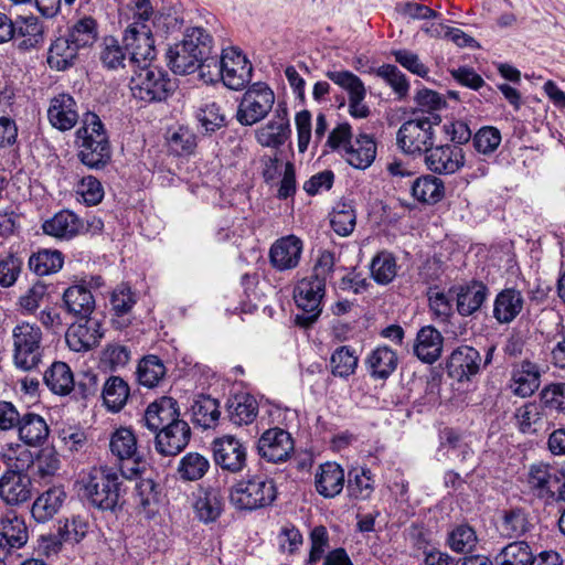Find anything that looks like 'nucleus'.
I'll return each mask as SVG.
<instances>
[{
	"mask_svg": "<svg viewBox=\"0 0 565 565\" xmlns=\"http://www.w3.org/2000/svg\"><path fill=\"white\" fill-rule=\"evenodd\" d=\"M63 266V256L58 250L43 249L29 258L30 269L39 276L57 273Z\"/></svg>",
	"mask_w": 565,
	"mask_h": 565,
	"instance_id": "50",
	"label": "nucleus"
},
{
	"mask_svg": "<svg viewBox=\"0 0 565 565\" xmlns=\"http://www.w3.org/2000/svg\"><path fill=\"white\" fill-rule=\"evenodd\" d=\"M0 525V561L12 559L15 552L28 543L26 524L23 518L10 511L1 518Z\"/></svg>",
	"mask_w": 565,
	"mask_h": 565,
	"instance_id": "14",
	"label": "nucleus"
},
{
	"mask_svg": "<svg viewBox=\"0 0 565 565\" xmlns=\"http://www.w3.org/2000/svg\"><path fill=\"white\" fill-rule=\"evenodd\" d=\"M526 487L546 504L554 503L555 492L561 479L556 469L544 462L533 463L526 473Z\"/></svg>",
	"mask_w": 565,
	"mask_h": 565,
	"instance_id": "16",
	"label": "nucleus"
},
{
	"mask_svg": "<svg viewBox=\"0 0 565 565\" xmlns=\"http://www.w3.org/2000/svg\"><path fill=\"white\" fill-rule=\"evenodd\" d=\"M398 358L396 352L387 345H380L372 350L366 359L365 365L370 375L375 380H386L396 370Z\"/></svg>",
	"mask_w": 565,
	"mask_h": 565,
	"instance_id": "30",
	"label": "nucleus"
},
{
	"mask_svg": "<svg viewBox=\"0 0 565 565\" xmlns=\"http://www.w3.org/2000/svg\"><path fill=\"white\" fill-rule=\"evenodd\" d=\"M131 65L151 62L156 56L152 30L147 26L126 29L122 38Z\"/></svg>",
	"mask_w": 565,
	"mask_h": 565,
	"instance_id": "20",
	"label": "nucleus"
},
{
	"mask_svg": "<svg viewBox=\"0 0 565 565\" xmlns=\"http://www.w3.org/2000/svg\"><path fill=\"white\" fill-rule=\"evenodd\" d=\"M533 551L525 541H515L505 545L497 556L500 565H529Z\"/></svg>",
	"mask_w": 565,
	"mask_h": 565,
	"instance_id": "54",
	"label": "nucleus"
},
{
	"mask_svg": "<svg viewBox=\"0 0 565 565\" xmlns=\"http://www.w3.org/2000/svg\"><path fill=\"white\" fill-rule=\"evenodd\" d=\"M524 299L521 291L507 288L497 295L493 307V317L500 323H510L522 311Z\"/></svg>",
	"mask_w": 565,
	"mask_h": 565,
	"instance_id": "33",
	"label": "nucleus"
},
{
	"mask_svg": "<svg viewBox=\"0 0 565 565\" xmlns=\"http://www.w3.org/2000/svg\"><path fill=\"white\" fill-rule=\"evenodd\" d=\"M376 75L383 78L398 96L404 98L409 89L406 76L392 64H384L376 70Z\"/></svg>",
	"mask_w": 565,
	"mask_h": 565,
	"instance_id": "59",
	"label": "nucleus"
},
{
	"mask_svg": "<svg viewBox=\"0 0 565 565\" xmlns=\"http://www.w3.org/2000/svg\"><path fill=\"white\" fill-rule=\"evenodd\" d=\"M358 366L355 351L348 345L338 348L331 355L330 367L335 376L348 377Z\"/></svg>",
	"mask_w": 565,
	"mask_h": 565,
	"instance_id": "55",
	"label": "nucleus"
},
{
	"mask_svg": "<svg viewBox=\"0 0 565 565\" xmlns=\"http://www.w3.org/2000/svg\"><path fill=\"white\" fill-rule=\"evenodd\" d=\"M258 455L268 462H284L294 451V439L282 428L267 429L257 443Z\"/></svg>",
	"mask_w": 565,
	"mask_h": 565,
	"instance_id": "18",
	"label": "nucleus"
},
{
	"mask_svg": "<svg viewBox=\"0 0 565 565\" xmlns=\"http://www.w3.org/2000/svg\"><path fill=\"white\" fill-rule=\"evenodd\" d=\"M541 384L540 366L529 360L515 364L512 370L510 387L520 397L531 396Z\"/></svg>",
	"mask_w": 565,
	"mask_h": 565,
	"instance_id": "27",
	"label": "nucleus"
},
{
	"mask_svg": "<svg viewBox=\"0 0 565 565\" xmlns=\"http://www.w3.org/2000/svg\"><path fill=\"white\" fill-rule=\"evenodd\" d=\"M64 35L78 51L89 47L97 39L96 21L90 17L79 19Z\"/></svg>",
	"mask_w": 565,
	"mask_h": 565,
	"instance_id": "45",
	"label": "nucleus"
},
{
	"mask_svg": "<svg viewBox=\"0 0 565 565\" xmlns=\"http://www.w3.org/2000/svg\"><path fill=\"white\" fill-rule=\"evenodd\" d=\"M47 119L52 127L60 131H67L78 122L79 114L77 103L70 94H58L50 100Z\"/></svg>",
	"mask_w": 565,
	"mask_h": 565,
	"instance_id": "22",
	"label": "nucleus"
},
{
	"mask_svg": "<svg viewBox=\"0 0 565 565\" xmlns=\"http://www.w3.org/2000/svg\"><path fill=\"white\" fill-rule=\"evenodd\" d=\"M130 360V351L119 343H109L102 352L100 362L110 370L125 366Z\"/></svg>",
	"mask_w": 565,
	"mask_h": 565,
	"instance_id": "63",
	"label": "nucleus"
},
{
	"mask_svg": "<svg viewBox=\"0 0 565 565\" xmlns=\"http://www.w3.org/2000/svg\"><path fill=\"white\" fill-rule=\"evenodd\" d=\"M190 437L189 424L180 419L156 433V449L163 456H175L186 447Z\"/></svg>",
	"mask_w": 565,
	"mask_h": 565,
	"instance_id": "24",
	"label": "nucleus"
},
{
	"mask_svg": "<svg viewBox=\"0 0 565 565\" xmlns=\"http://www.w3.org/2000/svg\"><path fill=\"white\" fill-rule=\"evenodd\" d=\"M500 532L508 537L519 536L526 532L527 520L521 510H511L503 514L500 523Z\"/></svg>",
	"mask_w": 565,
	"mask_h": 565,
	"instance_id": "62",
	"label": "nucleus"
},
{
	"mask_svg": "<svg viewBox=\"0 0 565 565\" xmlns=\"http://www.w3.org/2000/svg\"><path fill=\"white\" fill-rule=\"evenodd\" d=\"M3 458L13 469L0 478V498L10 505L26 502L32 497V481L22 470L31 462L30 451L21 445H11Z\"/></svg>",
	"mask_w": 565,
	"mask_h": 565,
	"instance_id": "3",
	"label": "nucleus"
},
{
	"mask_svg": "<svg viewBox=\"0 0 565 565\" xmlns=\"http://www.w3.org/2000/svg\"><path fill=\"white\" fill-rule=\"evenodd\" d=\"M78 160L89 169L105 168L111 158L107 130L93 111H86L81 119V127L75 132Z\"/></svg>",
	"mask_w": 565,
	"mask_h": 565,
	"instance_id": "1",
	"label": "nucleus"
},
{
	"mask_svg": "<svg viewBox=\"0 0 565 565\" xmlns=\"http://www.w3.org/2000/svg\"><path fill=\"white\" fill-rule=\"evenodd\" d=\"M331 226L340 236L350 235L356 224V214L350 202H338L331 214Z\"/></svg>",
	"mask_w": 565,
	"mask_h": 565,
	"instance_id": "53",
	"label": "nucleus"
},
{
	"mask_svg": "<svg viewBox=\"0 0 565 565\" xmlns=\"http://www.w3.org/2000/svg\"><path fill=\"white\" fill-rule=\"evenodd\" d=\"M23 262L20 257L10 254L0 259V286L9 288L13 286L21 273Z\"/></svg>",
	"mask_w": 565,
	"mask_h": 565,
	"instance_id": "64",
	"label": "nucleus"
},
{
	"mask_svg": "<svg viewBox=\"0 0 565 565\" xmlns=\"http://www.w3.org/2000/svg\"><path fill=\"white\" fill-rule=\"evenodd\" d=\"M130 390L128 384L120 376H110L103 387V399L111 412H119L127 403Z\"/></svg>",
	"mask_w": 565,
	"mask_h": 565,
	"instance_id": "43",
	"label": "nucleus"
},
{
	"mask_svg": "<svg viewBox=\"0 0 565 565\" xmlns=\"http://www.w3.org/2000/svg\"><path fill=\"white\" fill-rule=\"evenodd\" d=\"M179 416L178 403L172 397H161L147 407L143 420L151 431L158 433L180 420Z\"/></svg>",
	"mask_w": 565,
	"mask_h": 565,
	"instance_id": "25",
	"label": "nucleus"
},
{
	"mask_svg": "<svg viewBox=\"0 0 565 565\" xmlns=\"http://www.w3.org/2000/svg\"><path fill=\"white\" fill-rule=\"evenodd\" d=\"M193 422L200 427L207 429L217 425L221 411L217 399L211 396L200 395L192 404Z\"/></svg>",
	"mask_w": 565,
	"mask_h": 565,
	"instance_id": "40",
	"label": "nucleus"
},
{
	"mask_svg": "<svg viewBox=\"0 0 565 565\" xmlns=\"http://www.w3.org/2000/svg\"><path fill=\"white\" fill-rule=\"evenodd\" d=\"M79 486L82 495L102 510H113L122 492L118 473L109 467L92 469L82 478Z\"/></svg>",
	"mask_w": 565,
	"mask_h": 565,
	"instance_id": "4",
	"label": "nucleus"
},
{
	"mask_svg": "<svg viewBox=\"0 0 565 565\" xmlns=\"http://www.w3.org/2000/svg\"><path fill=\"white\" fill-rule=\"evenodd\" d=\"M111 455L121 465V475L130 479L140 472L142 456L138 450L137 438L131 429L120 427L116 429L109 439Z\"/></svg>",
	"mask_w": 565,
	"mask_h": 565,
	"instance_id": "12",
	"label": "nucleus"
},
{
	"mask_svg": "<svg viewBox=\"0 0 565 565\" xmlns=\"http://www.w3.org/2000/svg\"><path fill=\"white\" fill-rule=\"evenodd\" d=\"M376 156V143L367 134L359 135L354 141L345 146L344 157L347 162L355 169H366Z\"/></svg>",
	"mask_w": 565,
	"mask_h": 565,
	"instance_id": "31",
	"label": "nucleus"
},
{
	"mask_svg": "<svg viewBox=\"0 0 565 565\" xmlns=\"http://www.w3.org/2000/svg\"><path fill=\"white\" fill-rule=\"evenodd\" d=\"M196 118L206 132H214L225 125V116L215 103H209L199 108Z\"/></svg>",
	"mask_w": 565,
	"mask_h": 565,
	"instance_id": "61",
	"label": "nucleus"
},
{
	"mask_svg": "<svg viewBox=\"0 0 565 565\" xmlns=\"http://www.w3.org/2000/svg\"><path fill=\"white\" fill-rule=\"evenodd\" d=\"M210 468L209 460L198 452L186 454L179 463V473L185 480L201 479Z\"/></svg>",
	"mask_w": 565,
	"mask_h": 565,
	"instance_id": "57",
	"label": "nucleus"
},
{
	"mask_svg": "<svg viewBox=\"0 0 565 565\" xmlns=\"http://www.w3.org/2000/svg\"><path fill=\"white\" fill-rule=\"evenodd\" d=\"M78 50L65 35L58 36L49 49L47 64L56 71H64L72 66L78 55Z\"/></svg>",
	"mask_w": 565,
	"mask_h": 565,
	"instance_id": "41",
	"label": "nucleus"
},
{
	"mask_svg": "<svg viewBox=\"0 0 565 565\" xmlns=\"http://www.w3.org/2000/svg\"><path fill=\"white\" fill-rule=\"evenodd\" d=\"M478 536L473 527L460 524L448 533L447 544L456 553H471L478 545Z\"/></svg>",
	"mask_w": 565,
	"mask_h": 565,
	"instance_id": "51",
	"label": "nucleus"
},
{
	"mask_svg": "<svg viewBox=\"0 0 565 565\" xmlns=\"http://www.w3.org/2000/svg\"><path fill=\"white\" fill-rule=\"evenodd\" d=\"M302 248V241L296 235L284 236L270 247V264L280 271L296 268L300 262Z\"/></svg>",
	"mask_w": 565,
	"mask_h": 565,
	"instance_id": "23",
	"label": "nucleus"
},
{
	"mask_svg": "<svg viewBox=\"0 0 565 565\" xmlns=\"http://www.w3.org/2000/svg\"><path fill=\"white\" fill-rule=\"evenodd\" d=\"M444 337L431 326H425L417 332L413 352L424 363H435L443 353Z\"/></svg>",
	"mask_w": 565,
	"mask_h": 565,
	"instance_id": "26",
	"label": "nucleus"
},
{
	"mask_svg": "<svg viewBox=\"0 0 565 565\" xmlns=\"http://www.w3.org/2000/svg\"><path fill=\"white\" fill-rule=\"evenodd\" d=\"M129 88L136 99L146 103L164 100L173 89L168 73L151 62L132 65Z\"/></svg>",
	"mask_w": 565,
	"mask_h": 565,
	"instance_id": "5",
	"label": "nucleus"
},
{
	"mask_svg": "<svg viewBox=\"0 0 565 565\" xmlns=\"http://www.w3.org/2000/svg\"><path fill=\"white\" fill-rule=\"evenodd\" d=\"M488 295L484 284L472 281L461 287L457 294V310L461 316H470L480 309Z\"/></svg>",
	"mask_w": 565,
	"mask_h": 565,
	"instance_id": "39",
	"label": "nucleus"
},
{
	"mask_svg": "<svg viewBox=\"0 0 565 565\" xmlns=\"http://www.w3.org/2000/svg\"><path fill=\"white\" fill-rule=\"evenodd\" d=\"M104 331L102 322L95 317L81 318L73 323L65 333V341L68 348L74 352H86L96 347Z\"/></svg>",
	"mask_w": 565,
	"mask_h": 565,
	"instance_id": "17",
	"label": "nucleus"
},
{
	"mask_svg": "<svg viewBox=\"0 0 565 565\" xmlns=\"http://www.w3.org/2000/svg\"><path fill=\"white\" fill-rule=\"evenodd\" d=\"M345 482L344 470L335 462H324L319 466L315 477L317 492L328 499L341 493Z\"/></svg>",
	"mask_w": 565,
	"mask_h": 565,
	"instance_id": "29",
	"label": "nucleus"
},
{
	"mask_svg": "<svg viewBox=\"0 0 565 565\" xmlns=\"http://www.w3.org/2000/svg\"><path fill=\"white\" fill-rule=\"evenodd\" d=\"M501 132L495 127L486 126L480 128L473 136V147L482 154L494 152L501 143Z\"/></svg>",
	"mask_w": 565,
	"mask_h": 565,
	"instance_id": "60",
	"label": "nucleus"
},
{
	"mask_svg": "<svg viewBox=\"0 0 565 565\" xmlns=\"http://www.w3.org/2000/svg\"><path fill=\"white\" fill-rule=\"evenodd\" d=\"M66 493L61 488H52L42 493L32 505V515L38 522L52 519L62 507Z\"/></svg>",
	"mask_w": 565,
	"mask_h": 565,
	"instance_id": "38",
	"label": "nucleus"
},
{
	"mask_svg": "<svg viewBox=\"0 0 565 565\" xmlns=\"http://www.w3.org/2000/svg\"><path fill=\"white\" fill-rule=\"evenodd\" d=\"M275 94L265 83H255L243 94L236 119L243 126H253L263 120L271 110Z\"/></svg>",
	"mask_w": 565,
	"mask_h": 565,
	"instance_id": "11",
	"label": "nucleus"
},
{
	"mask_svg": "<svg viewBox=\"0 0 565 565\" xmlns=\"http://www.w3.org/2000/svg\"><path fill=\"white\" fill-rule=\"evenodd\" d=\"M290 134L287 111L276 110L274 117L255 132L257 142L263 147L278 148L282 146Z\"/></svg>",
	"mask_w": 565,
	"mask_h": 565,
	"instance_id": "28",
	"label": "nucleus"
},
{
	"mask_svg": "<svg viewBox=\"0 0 565 565\" xmlns=\"http://www.w3.org/2000/svg\"><path fill=\"white\" fill-rule=\"evenodd\" d=\"M212 451L215 465L224 471L238 473L246 466V447L234 436L225 435L214 439Z\"/></svg>",
	"mask_w": 565,
	"mask_h": 565,
	"instance_id": "13",
	"label": "nucleus"
},
{
	"mask_svg": "<svg viewBox=\"0 0 565 565\" xmlns=\"http://www.w3.org/2000/svg\"><path fill=\"white\" fill-rule=\"evenodd\" d=\"M19 437L28 446H41L49 437L50 428L45 419L34 413H26L19 423Z\"/></svg>",
	"mask_w": 565,
	"mask_h": 565,
	"instance_id": "34",
	"label": "nucleus"
},
{
	"mask_svg": "<svg viewBox=\"0 0 565 565\" xmlns=\"http://www.w3.org/2000/svg\"><path fill=\"white\" fill-rule=\"evenodd\" d=\"M124 20L126 29L147 26L152 30L154 25V10L150 0H131L125 8Z\"/></svg>",
	"mask_w": 565,
	"mask_h": 565,
	"instance_id": "42",
	"label": "nucleus"
},
{
	"mask_svg": "<svg viewBox=\"0 0 565 565\" xmlns=\"http://www.w3.org/2000/svg\"><path fill=\"white\" fill-rule=\"evenodd\" d=\"M213 38L203 28H190L182 41L167 52L168 65L174 74L186 75L199 70L200 65L212 61Z\"/></svg>",
	"mask_w": 565,
	"mask_h": 565,
	"instance_id": "2",
	"label": "nucleus"
},
{
	"mask_svg": "<svg viewBox=\"0 0 565 565\" xmlns=\"http://www.w3.org/2000/svg\"><path fill=\"white\" fill-rule=\"evenodd\" d=\"M166 375L163 362L156 355H147L137 366L138 382L146 387H156Z\"/></svg>",
	"mask_w": 565,
	"mask_h": 565,
	"instance_id": "47",
	"label": "nucleus"
},
{
	"mask_svg": "<svg viewBox=\"0 0 565 565\" xmlns=\"http://www.w3.org/2000/svg\"><path fill=\"white\" fill-rule=\"evenodd\" d=\"M63 301L68 312L81 318L89 317L95 308L94 297L84 286H71L63 295Z\"/></svg>",
	"mask_w": 565,
	"mask_h": 565,
	"instance_id": "37",
	"label": "nucleus"
},
{
	"mask_svg": "<svg viewBox=\"0 0 565 565\" xmlns=\"http://www.w3.org/2000/svg\"><path fill=\"white\" fill-rule=\"evenodd\" d=\"M210 63L213 72H210L209 78H221L230 89L239 90L250 81L252 65L246 56L234 47L223 50L221 58L213 55Z\"/></svg>",
	"mask_w": 565,
	"mask_h": 565,
	"instance_id": "8",
	"label": "nucleus"
},
{
	"mask_svg": "<svg viewBox=\"0 0 565 565\" xmlns=\"http://www.w3.org/2000/svg\"><path fill=\"white\" fill-rule=\"evenodd\" d=\"M84 225L81 218L71 211L64 210L56 213L43 225V232L56 238L71 239L83 230Z\"/></svg>",
	"mask_w": 565,
	"mask_h": 565,
	"instance_id": "32",
	"label": "nucleus"
},
{
	"mask_svg": "<svg viewBox=\"0 0 565 565\" xmlns=\"http://www.w3.org/2000/svg\"><path fill=\"white\" fill-rule=\"evenodd\" d=\"M222 509V497L216 489H209L201 493L194 504L196 516L204 523L215 521L220 516Z\"/></svg>",
	"mask_w": 565,
	"mask_h": 565,
	"instance_id": "46",
	"label": "nucleus"
},
{
	"mask_svg": "<svg viewBox=\"0 0 565 565\" xmlns=\"http://www.w3.org/2000/svg\"><path fill=\"white\" fill-rule=\"evenodd\" d=\"M481 361V355L475 348L469 345L458 347L448 359V374L459 382L468 381L479 373Z\"/></svg>",
	"mask_w": 565,
	"mask_h": 565,
	"instance_id": "21",
	"label": "nucleus"
},
{
	"mask_svg": "<svg viewBox=\"0 0 565 565\" xmlns=\"http://www.w3.org/2000/svg\"><path fill=\"white\" fill-rule=\"evenodd\" d=\"M277 497L274 480L262 476L235 483L230 491V502L238 510L253 511L270 505Z\"/></svg>",
	"mask_w": 565,
	"mask_h": 565,
	"instance_id": "7",
	"label": "nucleus"
},
{
	"mask_svg": "<svg viewBox=\"0 0 565 565\" xmlns=\"http://www.w3.org/2000/svg\"><path fill=\"white\" fill-rule=\"evenodd\" d=\"M136 302L137 296L126 282L117 285L109 296L110 311L117 318L129 315Z\"/></svg>",
	"mask_w": 565,
	"mask_h": 565,
	"instance_id": "52",
	"label": "nucleus"
},
{
	"mask_svg": "<svg viewBox=\"0 0 565 565\" xmlns=\"http://www.w3.org/2000/svg\"><path fill=\"white\" fill-rule=\"evenodd\" d=\"M544 406L537 403H526L516 409L515 418L520 431L535 434L543 427Z\"/></svg>",
	"mask_w": 565,
	"mask_h": 565,
	"instance_id": "48",
	"label": "nucleus"
},
{
	"mask_svg": "<svg viewBox=\"0 0 565 565\" xmlns=\"http://www.w3.org/2000/svg\"><path fill=\"white\" fill-rule=\"evenodd\" d=\"M397 271L396 260L391 253H379L371 263V274L379 284L386 285L391 282Z\"/></svg>",
	"mask_w": 565,
	"mask_h": 565,
	"instance_id": "56",
	"label": "nucleus"
},
{
	"mask_svg": "<svg viewBox=\"0 0 565 565\" xmlns=\"http://www.w3.org/2000/svg\"><path fill=\"white\" fill-rule=\"evenodd\" d=\"M15 35L25 38L23 44L33 47L43 41V25L35 17L20 18L15 22Z\"/></svg>",
	"mask_w": 565,
	"mask_h": 565,
	"instance_id": "58",
	"label": "nucleus"
},
{
	"mask_svg": "<svg viewBox=\"0 0 565 565\" xmlns=\"http://www.w3.org/2000/svg\"><path fill=\"white\" fill-rule=\"evenodd\" d=\"M350 497L358 500L369 499L374 491V480L370 469L354 468L349 472L347 486Z\"/></svg>",
	"mask_w": 565,
	"mask_h": 565,
	"instance_id": "49",
	"label": "nucleus"
},
{
	"mask_svg": "<svg viewBox=\"0 0 565 565\" xmlns=\"http://www.w3.org/2000/svg\"><path fill=\"white\" fill-rule=\"evenodd\" d=\"M43 356L42 330L39 326L20 322L12 329V359L22 371L39 366Z\"/></svg>",
	"mask_w": 565,
	"mask_h": 565,
	"instance_id": "6",
	"label": "nucleus"
},
{
	"mask_svg": "<svg viewBox=\"0 0 565 565\" xmlns=\"http://www.w3.org/2000/svg\"><path fill=\"white\" fill-rule=\"evenodd\" d=\"M413 196L424 203H436L445 194V186L441 179L434 175L417 178L412 185Z\"/></svg>",
	"mask_w": 565,
	"mask_h": 565,
	"instance_id": "44",
	"label": "nucleus"
},
{
	"mask_svg": "<svg viewBox=\"0 0 565 565\" xmlns=\"http://www.w3.org/2000/svg\"><path fill=\"white\" fill-rule=\"evenodd\" d=\"M327 77L349 95V114L353 118H366L370 108L364 103L366 88L355 74L349 71H329Z\"/></svg>",
	"mask_w": 565,
	"mask_h": 565,
	"instance_id": "15",
	"label": "nucleus"
},
{
	"mask_svg": "<svg viewBox=\"0 0 565 565\" xmlns=\"http://www.w3.org/2000/svg\"><path fill=\"white\" fill-rule=\"evenodd\" d=\"M227 413L230 420L234 425H249L258 415V403L249 394H238L228 399Z\"/></svg>",
	"mask_w": 565,
	"mask_h": 565,
	"instance_id": "35",
	"label": "nucleus"
},
{
	"mask_svg": "<svg viewBox=\"0 0 565 565\" xmlns=\"http://www.w3.org/2000/svg\"><path fill=\"white\" fill-rule=\"evenodd\" d=\"M425 163L434 173L454 174L465 166V152L459 146H431L425 153Z\"/></svg>",
	"mask_w": 565,
	"mask_h": 565,
	"instance_id": "19",
	"label": "nucleus"
},
{
	"mask_svg": "<svg viewBox=\"0 0 565 565\" xmlns=\"http://www.w3.org/2000/svg\"><path fill=\"white\" fill-rule=\"evenodd\" d=\"M49 390L56 395H67L74 388V375L71 367L64 362H54L43 375Z\"/></svg>",
	"mask_w": 565,
	"mask_h": 565,
	"instance_id": "36",
	"label": "nucleus"
},
{
	"mask_svg": "<svg viewBox=\"0 0 565 565\" xmlns=\"http://www.w3.org/2000/svg\"><path fill=\"white\" fill-rule=\"evenodd\" d=\"M326 294L322 278L305 277L295 287L294 299L301 313L296 316V323L303 328L312 326L321 315V302Z\"/></svg>",
	"mask_w": 565,
	"mask_h": 565,
	"instance_id": "10",
	"label": "nucleus"
},
{
	"mask_svg": "<svg viewBox=\"0 0 565 565\" xmlns=\"http://www.w3.org/2000/svg\"><path fill=\"white\" fill-rule=\"evenodd\" d=\"M438 119V116H423L405 121L396 137L402 151L414 156L426 153L434 143V126Z\"/></svg>",
	"mask_w": 565,
	"mask_h": 565,
	"instance_id": "9",
	"label": "nucleus"
}]
</instances>
